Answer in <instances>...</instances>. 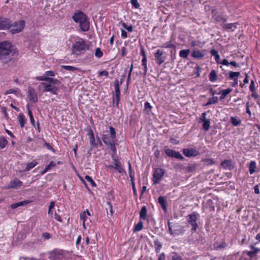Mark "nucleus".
<instances>
[{
	"label": "nucleus",
	"mask_w": 260,
	"mask_h": 260,
	"mask_svg": "<svg viewBox=\"0 0 260 260\" xmlns=\"http://www.w3.org/2000/svg\"><path fill=\"white\" fill-rule=\"evenodd\" d=\"M18 52L11 42L7 41L0 42V60L4 63L14 60Z\"/></svg>",
	"instance_id": "nucleus-1"
},
{
	"label": "nucleus",
	"mask_w": 260,
	"mask_h": 260,
	"mask_svg": "<svg viewBox=\"0 0 260 260\" xmlns=\"http://www.w3.org/2000/svg\"><path fill=\"white\" fill-rule=\"evenodd\" d=\"M74 21L79 24L80 29L83 31H87L89 29L90 23L85 14L81 11L75 13L72 16Z\"/></svg>",
	"instance_id": "nucleus-2"
},
{
	"label": "nucleus",
	"mask_w": 260,
	"mask_h": 260,
	"mask_svg": "<svg viewBox=\"0 0 260 260\" xmlns=\"http://www.w3.org/2000/svg\"><path fill=\"white\" fill-rule=\"evenodd\" d=\"M89 49V45L82 39H80L72 46V52L73 54L80 55L86 50Z\"/></svg>",
	"instance_id": "nucleus-3"
},
{
	"label": "nucleus",
	"mask_w": 260,
	"mask_h": 260,
	"mask_svg": "<svg viewBox=\"0 0 260 260\" xmlns=\"http://www.w3.org/2000/svg\"><path fill=\"white\" fill-rule=\"evenodd\" d=\"M110 136H109V132L106 131V133L107 134H104L102 136V140L106 145H109V144H111L113 141H115L116 138V132L114 128L112 126L109 127Z\"/></svg>",
	"instance_id": "nucleus-4"
},
{
	"label": "nucleus",
	"mask_w": 260,
	"mask_h": 260,
	"mask_svg": "<svg viewBox=\"0 0 260 260\" xmlns=\"http://www.w3.org/2000/svg\"><path fill=\"white\" fill-rule=\"evenodd\" d=\"M25 22L24 20L15 21L13 23H10V29L12 34H17L22 30L25 26Z\"/></svg>",
	"instance_id": "nucleus-5"
},
{
	"label": "nucleus",
	"mask_w": 260,
	"mask_h": 260,
	"mask_svg": "<svg viewBox=\"0 0 260 260\" xmlns=\"http://www.w3.org/2000/svg\"><path fill=\"white\" fill-rule=\"evenodd\" d=\"M198 216L199 214L195 212L188 216L187 222L192 226L191 230L192 232H196L199 226L197 223Z\"/></svg>",
	"instance_id": "nucleus-6"
},
{
	"label": "nucleus",
	"mask_w": 260,
	"mask_h": 260,
	"mask_svg": "<svg viewBox=\"0 0 260 260\" xmlns=\"http://www.w3.org/2000/svg\"><path fill=\"white\" fill-rule=\"evenodd\" d=\"M114 89H115V94L113 95V103L116 102V106H118L119 102L120 100V91L119 88V81L117 79L115 80L114 81Z\"/></svg>",
	"instance_id": "nucleus-7"
},
{
	"label": "nucleus",
	"mask_w": 260,
	"mask_h": 260,
	"mask_svg": "<svg viewBox=\"0 0 260 260\" xmlns=\"http://www.w3.org/2000/svg\"><path fill=\"white\" fill-rule=\"evenodd\" d=\"M50 260H65L64 251L62 250H54L50 252Z\"/></svg>",
	"instance_id": "nucleus-8"
},
{
	"label": "nucleus",
	"mask_w": 260,
	"mask_h": 260,
	"mask_svg": "<svg viewBox=\"0 0 260 260\" xmlns=\"http://www.w3.org/2000/svg\"><path fill=\"white\" fill-rule=\"evenodd\" d=\"M165 173L162 169L156 168L153 174V181L154 184H158L161 180V178Z\"/></svg>",
	"instance_id": "nucleus-9"
},
{
	"label": "nucleus",
	"mask_w": 260,
	"mask_h": 260,
	"mask_svg": "<svg viewBox=\"0 0 260 260\" xmlns=\"http://www.w3.org/2000/svg\"><path fill=\"white\" fill-rule=\"evenodd\" d=\"M41 84L44 87V92H49L53 94H57L58 88L51 84L42 82Z\"/></svg>",
	"instance_id": "nucleus-10"
},
{
	"label": "nucleus",
	"mask_w": 260,
	"mask_h": 260,
	"mask_svg": "<svg viewBox=\"0 0 260 260\" xmlns=\"http://www.w3.org/2000/svg\"><path fill=\"white\" fill-rule=\"evenodd\" d=\"M155 60L156 63L161 65L166 59V56L164 55V51L160 50H157L154 53Z\"/></svg>",
	"instance_id": "nucleus-11"
},
{
	"label": "nucleus",
	"mask_w": 260,
	"mask_h": 260,
	"mask_svg": "<svg viewBox=\"0 0 260 260\" xmlns=\"http://www.w3.org/2000/svg\"><path fill=\"white\" fill-rule=\"evenodd\" d=\"M165 153L169 157H175L180 160H183L184 159V157L179 152L175 151L170 149H166L165 150Z\"/></svg>",
	"instance_id": "nucleus-12"
},
{
	"label": "nucleus",
	"mask_w": 260,
	"mask_h": 260,
	"mask_svg": "<svg viewBox=\"0 0 260 260\" xmlns=\"http://www.w3.org/2000/svg\"><path fill=\"white\" fill-rule=\"evenodd\" d=\"M27 97L29 100L33 103L38 102V97L35 89L32 87H29L28 89Z\"/></svg>",
	"instance_id": "nucleus-13"
},
{
	"label": "nucleus",
	"mask_w": 260,
	"mask_h": 260,
	"mask_svg": "<svg viewBox=\"0 0 260 260\" xmlns=\"http://www.w3.org/2000/svg\"><path fill=\"white\" fill-rule=\"evenodd\" d=\"M182 152L186 157L196 156L200 154L199 152L194 148L184 149Z\"/></svg>",
	"instance_id": "nucleus-14"
},
{
	"label": "nucleus",
	"mask_w": 260,
	"mask_h": 260,
	"mask_svg": "<svg viewBox=\"0 0 260 260\" xmlns=\"http://www.w3.org/2000/svg\"><path fill=\"white\" fill-rule=\"evenodd\" d=\"M11 20L8 18H0V30L9 29Z\"/></svg>",
	"instance_id": "nucleus-15"
},
{
	"label": "nucleus",
	"mask_w": 260,
	"mask_h": 260,
	"mask_svg": "<svg viewBox=\"0 0 260 260\" xmlns=\"http://www.w3.org/2000/svg\"><path fill=\"white\" fill-rule=\"evenodd\" d=\"M22 183L18 179L11 180L9 184L5 187L6 189L17 188L22 186Z\"/></svg>",
	"instance_id": "nucleus-16"
},
{
	"label": "nucleus",
	"mask_w": 260,
	"mask_h": 260,
	"mask_svg": "<svg viewBox=\"0 0 260 260\" xmlns=\"http://www.w3.org/2000/svg\"><path fill=\"white\" fill-rule=\"evenodd\" d=\"M205 50H199L197 49L193 50L191 56L196 59H201L205 56Z\"/></svg>",
	"instance_id": "nucleus-17"
},
{
	"label": "nucleus",
	"mask_w": 260,
	"mask_h": 260,
	"mask_svg": "<svg viewBox=\"0 0 260 260\" xmlns=\"http://www.w3.org/2000/svg\"><path fill=\"white\" fill-rule=\"evenodd\" d=\"M255 243V244H256ZM250 248L252 251H249L247 252V255L251 258H252L254 255L257 254L260 251V249L256 248L254 246V244L250 246Z\"/></svg>",
	"instance_id": "nucleus-18"
},
{
	"label": "nucleus",
	"mask_w": 260,
	"mask_h": 260,
	"mask_svg": "<svg viewBox=\"0 0 260 260\" xmlns=\"http://www.w3.org/2000/svg\"><path fill=\"white\" fill-rule=\"evenodd\" d=\"M158 203L160 204L164 211L166 212L167 210V202L165 197L161 196L158 197Z\"/></svg>",
	"instance_id": "nucleus-19"
},
{
	"label": "nucleus",
	"mask_w": 260,
	"mask_h": 260,
	"mask_svg": "<svg viewBox=\"0 0 260 260\" xmlns=\"http://www.w3.org/2000/svg\"><path fill=\"white\" fill-rule=\"evenodd\" d=\"M221 166L225 169L230 170L233 168L232 162L231 160H225L221 163Z\"/></svg>",
	"instance_id": "nucleus-20"
},
{
	"label": "nucleus",
	"mask_w": 260,
	"mask_h": 260,
	"mask_svg": "<svg viewBox=\"0 0 260 260\" xmlns=\"http://www.w3.org/2000/svg\"><path fill=\"white\" fill-rule=\"evenodd\" d=\"M168 225L169 226V230L171 235H179L180 234V231H179V230L173 229V228L172 226V222H170V221H168Z\"/></svg>",
	"instance_id": "nucleus-21"
},
{
	"label": "nucleus",
	"mask_w": 260,
	"mask_h": 260,
	"mask_svg": "<svg viewBox=\"0 0 260 260\" xmlns=\"http://www.w3.org/2000/svg\"><path fill=\"white\" fill-rule=\"evenodd\" d=\"M88 135L89 136V139L90 144L93 146H95L96 145V144L95 142L93 132L91 129H90L88 133Z\"/></svg>",
	"instance_id": "nucleus-22"
},
{
	"label": "nucleus",
	"mask_w": 260,
	"mask_h": 260,
	"mask_svg": "<svg viewBox=\"0 0 260 260\" xmlns=\"http://www.w3.org/2000/svg\"><path fill=\"white\" fill-rule=\"evenodd\" d=\"M147 209L146 206H143L140 212V217L142 219H145L147 216Z\"/></svg>",
	"instance_id": "nucleus-23"
},
{
	"label": "nucleus",
	"mask_w": 260,
	"mask_h": 260,
	"mask_svg": "<svg viewBox=\"0 0 260 260\" xmlns=\"http://www.w3.org/2000/svg\"><path fill=\"white\" fill-rule=\"evenodd\" d=\"M189 53L190 50L189 49H183L179 52V56L181 58H187Z\"/></svg>",
	"instance_id": "nucleus-24"
},
{
	"label": "nucleus",
	"mask_w": 260,
	"mask_h": 260,
	"mask_svg": "<svg viewBox=\"0 0 260 260\" xmlns=\"http://www.w3.org/2000/svg\"><path fill=\"white\" fill-rule=\"evenodd\" d=\"M29 203V202L28 201L26 200V201L20 202H18V203H14V204H12L11 205V207L12 209H15V208L19 207V206H23L24 205L27 204Z\"/></svg>",
	"instance_id": "nucleus-25"
},
{
	"label": "nucleus",
	"mask_w": 260,
	"mask_h": 260,
	"mask_svg": "<svg viewBox=\"0 0 260 260\" xmlns=\"http://www.w3.org/2000/svg\"><path fill=\"white\" fill-rule=\"evenodd\" d=\"M47 81L49 84H51L53 85H59L60 84V82L59 80H58L56 79L55 78H52L47 77V78L46 79Z\"/></svg>",
	"instance_id": "nucleus-26"
},
{
	"label": "nucleus",
	"mask_w": 260,
	"mask_h": 260,
	"mask_svg": "<svg viewBox=\"0 0 260 260\" xmlns=\"http://www.w3.org/2000/svg\"><path fill=\"white\" fill-rule=\"evenodd\" d=\"M256 168V163L254 161H251L249 167V171L250 174H252L255 172V169Z\"/></svg>",
	"instance_id": "nucleus-27"
},
{
	"label": "nucleus",
	"mask_w": 260,
	"mask_h": 260,
	"mask_svg": "<svg viewBox=\"0 0 260 260\" xmlns=\"http://www.w3.org/2000/svg\"><path fill=\"white\" fill-rule=\"evenodd\" d=\"M209 80L211 82H213L217 80L216 72L215 70H212L209 75Z\"/></svg>",
	"instance_id": "nucleus-28"
},
{
	"label": "nucleus",
	"mask_w": 260,
	"mask_h": 260,
	"mask_svg": "<svg viewBox=\"0 0 260 260\" xmlns=\"http://www.w3.org/2000/svg\"><path fill=\"white\" fill-rule=\"evenodd\" d=\"M237 23H229L224 24L223 27L226 29H230L232 31H234V29L237 27Z\"/></svg>",
	"instance_id": "nucleus-29"
},
{
	"label": "nucleus",
	"mask_w": 260,
	"mask_h": 260,
	"mask_svg": "<svg viewBox=\"0 0 260 260\" xmlns=\"http://www.w3.org/2000/svg\"><path fill=\"white\" fill-rule=\"evenodd\" d=\"M38 162L36 160H33L32 161L28 163L26 165L25 171H28L29 170L36 166Z\"/></svg>",
	"instance_id": "nucleus-30"
},
{
	"label": "nucleus",
	"mask_w": 260,
	"mask_h": 260,
	"mask_svg": "<svg viewBox=\"0 0 260 260\" xmlns=\"http://www.w3.org/2000/svg\"><path fill=\"white\" fill-rule=\"evenodd\" d=\"M109 168H113V169L117 170L118 171V172L120 173H122L124 171L123 168H122V167L121 166L120 164H116V165H114V166H110Z\"/></svg>",
	"instance_id": "nucleus-31"
},
{
	"label": "nucleus",
	"mask_w": 260,
	"mask_h": 260,
	"mask_svg": "<svg viewBox=\"0 0 260 260\" xmlns=\"http://www.w3.org/2000/svg\"><path fill=\"white\" fill-rule=\"evenodd\" d=\"M154 243L155 245V251L157 253H158L162 247V244L158 239H156L154 241Z\"/></svg>",
	"instance_id": "nucleus-32"
},
{
	"label": "nucleus",
	"mask_w": 260,
	"mask_h": 260,
	"mask_svg": "<svg viewBox=\"0 0 260 260\" xmlns=\"http://www.w3.org/2000/svg\"><path fill=\"white\" fill-rule=\"evenodd\" d=\"M8 144V141L4 137H0V149L5 148Z\"/></svg>",
	"instance_id": "nucleus-33"
},
{
	"label": "nucleus",
	"mask_w": 260,
	"mask_h": 260,
	"mask_svg": "<svg viewBox=\"0 0 260 260\" xmlns=\"http://www.w3.org/2000/svg\"><path fill=\"white\" fill-rule=\"evenodd\" d=\"M233 89L232 88H228L226 89H224L221 91V95L220 97V99H224L228 94H229L232 91Z\"/></svg>",
	"instance_id": "nucleus-34"
},
{
	"label": "nucleus",
	"mask_w": 260,
	"mask_h": 260,
	"mask_svg": "<svg viewBox=\"0 0 260 260\" xmlns=\"http://www.w3.org/2000/svg\"><path fill=\"white\" fill-rule=\"evenodd\" d=\"M231 122L233 125L238 126L241 124V121L240 119H237L236 117H231Z\"/></svg>",
	"instance_id": "nucleus-35"
},
{
	"label": "nucleus",
	"mask_w": 260,
	"mask_h": 260,
	"mask_svg": "<svg viewBox=\"0 0 260 260\" xmlns=\"http://www.w3.org/2000/svg\"><path fill=\"white\" fill-rule=\"evenodd\" d=\"M143 227V223L142 221H140L137 224L135 225L134 232H138L142 230Z\"/></svg>",
	"instance_id": "nucleus-36"
},
{
	"label": "nucleus",
	"mask_w": 260,
	"mask_h": 260,
	"mask_svg": "<svg viewBox=\"0 0 260 260\" xmlns=\"http://www.w3.org/2000/svg\"><path fill=\"white\" fill-rule=\"evenodd\" d=\"M18 119L21 127H23L25 123L24 115L23 114H20L18 116Z\"/></svg>",
	"instance_id": "nucleus-37"
},
{
	"label": "nucleus",
	"mask_w": 260,
	"mask_h": 260,
	"mask_svg": "<svg viewBox=\"0 0 260 260\" xmlns=\"http://www.w3.org/2000/svg\"><path fill=\"white\" fill-rule=\"evenodd\" d=\"M172 226H173V229L179 230V231H180V234L183 233L184 230H183V227L182 226H181L177 223H173V222H172Z\"/></svg>",
	"instance_id": "nucleus-38"
},
{
	"label": "nucleus",
	"mask_w": 260,
	"mask_h": 260,
	"mask_svg": "<svg viewBox=\"0 0 260 260\" xmlns=\"http://www.w3.org/2000/svg\"><path fill=\"white\" fill-rule=\"evenodd\" d=\"M239 75H240L239 72H234L231 71L229 72V78L231 79L235 80V79L236 78H238Z\"/></svg>",
	"instance_id": "nucleus-39"
},
{
	"label": "nucleus",
	"mask_w": 260,
	"mask_h": 260,
	"mask_svg": "<svg viewBox=\"0 0 260 260\" xmlns=\"http://www.w3.org/2000/svg\"><path fill=\"white\" fill-rule=\"evenodd\" d=\"M197 165L196 164H190L186 168V171L187 172H192L195 171Z\"/></svg>",
	"instance_id": "nucleus-40"
},
{
	"label": "nucleus",
	"mask_w": 260,
	"mask_h": 260,
	"mask_svg": "<svg viewBox=\"0 0 260 260\" xmlns=\"http://www.w3.org/2000/svg\"><path fill=\"white\" fill-rule=\"evenodd\" d=\"M218 102V98L217 97H214L211 98L209 99L208 102L206 104V106H208L209 105L216 104Z\"/></svg>",
	"instance_id": "nucleus-41"
},
{
	"label": "nucleus",
	"mask_w": 260,
	"mask_h": 260,
	"mask_svg": "<svg viewBox=\"0 0 260 260\" xmlns=\"http://www.w3.org/2000/svg\"><path fill=\"white\" fill-rule=\"evenodd\" d=\"M142 65L144 66V75L145 76L147 74V58H142Z\"/></svg>",
	"instance_id": "nucleus-42"
},
{
	"label": "nucleus",
	"mask_w": 260,
	"mask_h": 260,
	"mask_svg": "<svg viewBox=\"0 0 260 260\" xmlns=\"http://www.w3.org/2000/svg\"><path fill=\"white\" fill-rule=\"evenodd\" d=\"M162 47L175 48L176 46L174 44H172L171 41H168L164 43L162 45Z\"/></svg>",
	"instance_id": "nucleus-43"
},
{
	"label": "nucleus",
	"mask_w": 260,
	"mask_h": 260,
	"mask_svg": "<svg viewBox=\"0 0 260 260\" xmlns=\"http://www.w3.org/2000/svg\"><path fill=\"white\" fill-rule=\"evenodd\" d=\"M27 108L28 109V115L29 117L30 122L32 125H35V119L34 118L31 111L29 109L28 107V105H27Z\"/></svg>",
	"instance_id": "nucleus-44"
},
{
	"label": "nucleus",
	"mask_w": 260,
	"mask_h": 260,
	"mask_svg": "<svg viewBox=\"0 0 260 260\" xmlns=\"http://www.w3.org/2000/svg\"><path fill=\"white\" fill-rule=\"evenodd\" d=\"M203 122H204L203 124V129L206 131H208L209 129L210 124V120H205V121H203Z\"/></svg>",
	"instance_id": "nucleus-45"
},
{
	"label": "nucleus",
	"mask_w": 260,
	"mask_h": 260,
	"mask_svg": "<svg viewBox=\"0 0 260 260\" xmlns=\"http://www.w3.org/2000/svg\"><path fill=\"white\" fill-rule=\"evenodd\" d=\"M213 17L214 18V19L218 22H225L226 21V19L220 15H214Z\"/></svg>",
	"instance_id": "nucleus-46"
},
{
	"label": "nucleus",
	"mask_w": 260,
	"mask_h": 260,
	"mask_svg": "<svg viewBox=\"0 0 260 260\" xmlns=\"http://www.w3.org/2000/svg\"><path fill=\"white\" fill-rule=\"evenodd\" d=\"M103 55V52L100 48L95 49V56L98 58H101Z\"/></svg>",
	"instance_id": "nucleus-47"
},
{
	"label": "nucleus",
	"mask_w": 260,
	"mask_h": 260,
	"mask_svg": "<svg viewBox=\"0 0 260 260\" xmlns=\"http://www.w3.org/2000/svg\"><path fill=\"white\" fill-rule=\"evenodd\" d=\"M85 179L88 181L89 182V183H90L91 185L93 186V187H95L96 186V184L95 183V182H94V181L92 180V178L91 177H90L88 175H86L85 176Z\"/></svg>",
	"instance_id": "nucleus-48"
},
{
	"label": "nucleus",
	"mask_w": 260,
	"mask_h": 260,
	"mask_svg": "<svg viewBox=\"0 0 260 260\" xmlns=\"http://www.w3.org/2000/svg\"><path fill=\"white\" fill-rule=\"evenodd\" d=\"M62 68L67 71H74L77 70L76 67L70 66H62Z\"/></svg>",
	"instance_id": "nucleus-49"
},
{
	"label": "nucleus",
	"mask_w": 260,
	"mask_h": 260,
	"mask_svg": "<svg viewBox=\"0 0 260 260\" xmlns=\"http://www.w3.org/2000/svg\"><path fill=\"white\" fill-rule=\"evenodd\" d=\"M122 26L126 29L128 31L131 32L133 31V26L130 25H127L126 23H122Z\"/></svg>",
	"instance_id": "nucleus-50"
},
{
	"label": "nucleus",
	"mask_w": 260,
	"mask_h": 260,
	"mask_svg": "<svg viewBox=\"0 0 260 260\" xmlns=\"http://www.w3.org/2000/svg\"><path fill=\"white\" fill-rule=\"evenodd\" d=\"M131 3L136 8H138L140 7L138 0H131Z\"/></svg>",
	"instance_id": "nucleus-51"
},
{
	"label": "nucleus",
	"mask_w": 260,
	"mask_h": 260,
	"mask_svg": "<svg viewBox=\"0 0 260 260\" xmlns=\"http://www.w3.org/2000/svg\"><path fill=\"white\" fill-rule=\"evenodd\" d=\"M144 107H145V110H147V112H149L152 108V107L150 105V104L148 102H146L145 103Z\"/></svg>",
	"instance_id": "nucleus-52"
},
{
	"label": "nucleus",
	"mask_w": 260,
	"mask_h": 260,
	"mask_svg": "<svg viewBox=\"0 0 260 260\" xmlns=\"http://www.w3.org/2000/svg\"><path fill=\"white\" fill-rule=\"evenodd\" d=\"M108 146H110V149L112 151H113V152H116V148L115 145V141H113V143H111V144H109Z\"/></svg>",
	"instance_id": "nucleus-53"
},
{
	"label": "nucleus",
	"mask_w": 260,
	"mask_h": 260,
	"mask_svg": "<svg viewBox=\"0 0 260 260\" xmlns=\"http://www.w3.org/2000/svg\"><path fill=\"white\" fill-rule=\"evenodd\" d=\"M107 205H108V208H107L106 209L108 210L109 209L111 215H112L113 214V211L112 206L111 204L110 203V202L108 201V202H107Z\"/></svg>",
	"instance_id": "nucleus-54"
},
{
	"label": "nucleus",
	"mask_w": 260,
	"mask_h": 260,
	"mask_svg": "<svg viewBox=\"0 0 260 260\" xmlns=\"http://www.w3.org/2000/svg\"><path fill=\"white\" fill-rule=\"evenodd\" d=\"M56 165V164L53 161H51L50 162L49 164L46 166L47 170H50L53 167H55Z\"/></svg>",
	"instance_id": "nucleus-55"
},
{
	"label": "nucleus",
	"mask_w": 260,
	"mask_h": 260,
	"mask_svg": "<svg viewBox=\"0 0 260 260\" xmlns=\"http://www.w3.org/2000/svg\"><path fill=\"white\" fill-rule=\"evenodd\" d=\"M17 92V90L15 89H11L5 91V94L7 95L10 93H16Z\"/></svg>",
	"instance_id": "nucleus-56"
},
{
	"label": "nucleus",
	"mask_w": 260,
	"mask_h": 260,
	"mask_svg": "<svg viewBox=\"0 0 260 260\" xmlns=\"http://www.w3.org/2000/svg\"><path fill=\"white\" fill-rule=\"evenodd\" d=\"M249 89L251 92L255 91V84H254V81H253V80L251 81L250 85L249 86Z\"/></svg>",
	"instance_id": "nucleus-57"
},
{
	"label": "nucleus",
	"mask_w": 260,
	"mask_h": 260,
	"mask_svg": "<svg viewBox=\"0 0 260 260\" xmlns=\"http://www.w3.org/2000/svg\"><path fill=\"white\" fill-rule=\"evenodd\" d=\"M45 75H46V76H55V74L52 71H46L45 73Z\"/></svg>",
	"instance_id": "nucleus-58"
},
{
	"label": "nucleus",
	"mask_w": 260,
	"mask_h": 260,
	"mask_svg": "<svg viewBox=\"0 0 260 260\" xmlns=\"http://www.w3.org/2000/svg\"><path fill=\"white\" fill-rule=\"evenodd\" d=\"M172 260H182V259L181 256L177 254H175V255L172 256Z\"/></svg>",
	"instance_id": "nucleus-59"
},
{
	"label": "nucleus",
	"mask_w": 260,
	"mask_h": 260,
	"mask_svg": "<svg viewBox=\"0 0 260 260\" xmlns=\"http://www.w3.org/2000/svg\"><path fill=\"white\" fill-rule=\"evenodd\" d=\"M2 111H3V112L4 113V115H5V117L6 119H8V113L7 112V108L5 107H3L2 108Z\"/></svg>",
	"instance_id": "nucleus-60"
},
{
	"label": "nucleus",
	"mask_w": 260,
	"mask_h": 260,
	"mask_svg": "<svg viewBox=\"0 0 260 260\" xmlns=\"http://www.w3.org/2000/svg\"><path fill=\"white\" fill-rule=\"evenodd\" d=\"M99 75L100 76H108V75H109V73L107 71L104 70V71H103L101 72L100 73Z\"/></svg>",
	"instance_id": "nucleus-61"
},
{
	"label": "nucleus",
	"mask_w": 260,
	"mask_h": 260,
	"mask_svg": "<svg viewBox=\"0 0 260 260\" xmlns=\"http://www.w3.org/2000/svg\"><path fill=\"white\" fill-rule=\"evenodd\" d=\"M47 78V76H44V77L39 76V77H37V79L39 81H47V79H46Z\"/></svg>",
	"instance_id": "nucleus-62"
},
{
	"label": "nucleus",
	"mask_w": 260,
	"mask_h": 260,
	"mask_svg": "<svg viewBox=\"0 0 260 260\" xmlns=\"http://www.w3.org/2000/svg\"><path fill=\"white\" fill-rule=\"evenodd\" d=\"M54 218L56 220H57L58 221H60V222L62 221L61 217L59 215H58L57 213H55Z\"/></svg>",
	"instance_id": "nucleus-63"
},
{
	"label": "nucleus",
	"mask_w": 260,
	"mask_h": 260,
	"mask_svg": "<svg viewBox=\"0 0 260 260\" xmlns=\"http://www.w3.org/2000/svg\"><path fill=\"white\" fill-rule=\"evenodd\" d=\"M165 254L164 253H162L160 254L158 258V260H165Z\"/></svg>",
	"instance_id": "nucleus-64"
}]
</instances>
